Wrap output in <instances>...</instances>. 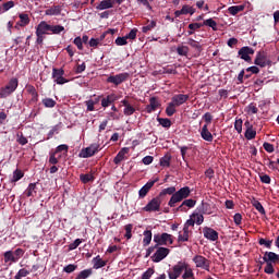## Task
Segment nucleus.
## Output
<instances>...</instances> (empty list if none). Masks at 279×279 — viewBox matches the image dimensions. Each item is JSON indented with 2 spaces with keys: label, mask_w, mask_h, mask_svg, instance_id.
Returning a JSON list of instances; mask_svg holds the SVG:
<instances>
[{
  "label": "nucleus",
  "mask_w": 279,
  "mask_h": 279,
  "mask_svg": "<svg viewBox=\"0 0 279 279\" xmlns=\"http://www.w3.org/2000/svg\"><path fill=\"white\" fill-rule=\"evenodd\" d=\"M51 29V25H49L47 22L41 21L37 26H36V44L37 45H43L44 40H45V36H47V34H49V32Z\"/></svg>",
  "instance_id": "nucleus-3"
},
{
  "label": "nucleus",
  "mask_w": 279,
  "mask_h": 279,
  "mask_svg": "<svg viewBox=\"0 0 279 279\" xmlns=\"http://www.w3.org/2000/svg\"><path fill=\"white\" fill-rule=\"evenodd\" d=\"M193 263L199 269H205V271H210V260L202 255H196L193 257Z\"/></svg>",
  "instance_id": "nucleus-8"
},
{
  "label": "nucleus",
  "mask_w": 279,
  "mask_h": 279,
  "mask_svg": "<svg viewBox=\"0 0 279 279\" xmlns=\"http://www.w3.org/2000/svg\"><path fill=\"white\" fill-rule=\"evenodd\" d=\"M234 130L238 132V134H241L243 132V120L242 119L235 120Z\"/></svg>",
  "instance_id": "nucleus-46"
},
{
  "label": "nucleus",
  "mask_w": 279,
  "mask_h": 279,
  "mask_svg": "<svg viewBox=\"0 0 279 279\" xmlns=\"http://www.w3.org/2000/svg\"><path fill=\"white\" fill-rule=\"evenodd\" d=\"M85 106H87V112H95V100H86Z\"/></svg>",
  "instance_id": "nucleus-56"
},
{
  "label": "nucleus",
  "mask_w": 279,
  "mask_h": 279,
  "mask_svg": "<svg viewBox=\"0 0 279 279\" xmlns=\"http://www.w3.org/2000/svg\"><path fill=\"white\" fill-rule=\"evenodd\" d=\"M52 78L56 84L62 85L66 84L69 80L64 78V70L63 69H52Z\"/></svg>",
  "instance_id": "nucleus-13"
},
{
  "label": "nucleus",
  "mask_w": 279,
  "mask_h": 279,
  "mask_svg": "<svg viewBox=\"0 0 279 279\" xmlns=\"http://www.w3.org/2000/svg\"><path fill=\"white\" fill-rule=\"evenodd\" d=\"M264 263H278L279 255L274 252H266L263 256Z\"/></svg>",
  "instance_id": "nucleus-21"
},
{
  "label": "nucleus",
  "mask_w": 279,
  "mask_h": 279,
  "mask_svg": "<svg viewBox=\"0 0 279 279\" xmlns=\"http://www.w3.org/2000/svg\"><path fill=\"white\" fill-rule=\"evenodd\" d=\"M92 263L94 269H101V267H106L108 262L101 259V256L97 255L93 258Z\"/></svg>",
  "instance_id": "nucleus-23"
},
{
  "label": "nucleus",
  "mask_w": 279,
  "mask_h": 279,
  "mask_svg": "<svg viewBox=\"0 0 279 279\" xmlns=\"http://www.w3.org/2000/svg\"><path fill=\"white\" fill-rule=\"evenodd\" d=\"M20 22L16 23L20 27H26V25H29V15L26 13H20L19 14Z\"/></svg>",
  "instance_id": "nucleus-25"
},
{
  "label": "nucleus",
  "mask_w": 279,
  "mask_h": 279,
  "mask_svg": "<svg viewBox=\"0 0 279 279\" xmlns=\"http://www.w3.org/2000/svg\"><path fill=\"white\" fill-rule=\"evenodd\" d=\"M238 53L241 60H244L245 62H252V57L250 56H254V49L245 46V47H242Z\"/></svg>",
  "instance_id": "nucleus-16"
},
{
  "label": "nucleus",
  "mask_w": 279,
  "mask_h": 279,
  "mask_svg": "<svg viewBox=\"0 0 279 279\" xmlns=\"http://www.w3.org/2000/svg\"><path fill=\"white\" fill-rule=\"evenodd\" d=\"M244 136L247 141H253V138H256V130L246 129Z\"/></svg>",
  "instance_id": "nucleus-39"
},
{
  "label": "nucleus",
  "mask_w": 279,
  "mask_h": 279,
  "mask_svg": "<svg viewBox=\"0 0 279 279\" xmlns=\"http://www.w3.org/2000/svg\"><path fill=\"white\" fill-rule=\"evenodd\" d=\"M178 241L179 243H185V241H189V229L183 227V232H179Z\"/></svg>",
  "instance_id": "nucleus-31"
},
{
  "label": "nucleus",
  "mask_w": 279,
  "mask_h": 279,
  "mask_svg": "<svg viewBox=\"0 0 279 279\" xmlns=\"http://www.w3.org/2000/svg\"><path fill=\"white\" fill-rule=\"evenodd\" d=\"M177 52L179 56H189V47L186 46H179L177 48Z\"/></svg>",
  "instance_id": "nucleus-54"
},
{
  "label": "nucleus",
  "mask_w": 279,
  "mask_h": 279,
  "mask_svg": "<svg viewBox=\"0 0 279 279\" xmlns=\"http://www.w3.org/2000/svg\"><path fill=\"white\" fill-rule=\"evenodd\" d=\"M27 197H34L36 195V183H31L26 189Z\"/></svg>",
  "instance_id": "nucleus-40"
},
{
  "label": "nucleus",
  "mask_w": 279,
  "mask_h": 279,
  "mask_svg": "<svg viewBox=\"0 0 279 279\" xmlns=\"http://www.w3.org/2000/svg\"><path fill=\"white\" fill-rule=\"evenodd\" d=\"M62 10L60 9V5L51 7L50 9H47L45 11L46 16H58Z\"/></svg>",
  "instance_id": "nucleus-27"
},
{
  "label": "nucleus",
  "mask_w": 279,
  "mask_h": 279,
  "mask_svg": "<svg viewBox=\"0 0 279 279\" xmlns=\"http://www.w3.org/2000/svg\"><path fill=\"white\" fill-rule=\"evenodd\" d=\"M24 252L22 248H17L14 252L12 251H7L4 253V263H19L23 256Z\"/></svg>",
  "instance_id": "nucleus-6"
},
{
  "label": "nucleus",
  "mask_w": 279,
  "mask_h": 279,
  "mask_svg": "<svg viewBox=\"0 0 279 279\" xmlns=\"http://www.w3.org/2000/svg\"><path fill=\"white\" fill-rule=\"evenodd\" d=\"M23 178V171L21 170H15L13 172V178H12V182H19V180H21Z\"/></svg>",
  "instance_id": "nucleus-58"
},
{
  "label": "nucleus",
  "mask_w": 279,
  "mask_h": 279,
  "mask_svg": "<svg viewBox=\"0 0 279 279\" xmlns=\"http://www.w3.org/2000/svg\"><path fill=\"white\" fill-rule=\"evenodd\" d=\"M16 88H19V78L13 77L9 81L4 88H1V90L5 97H10V95H12Z\"/></svg>",
  "instance_id": "nucleus-10"
},
{
  "label": "nucleus",
  "mask_w": 279,
  "mask_h": 279,
  "mask_svg": "<svg viewBox=\"0 0 279 279\" xmlns=\"http://www.w3.org/2000/svg\"><path fill=\"white\" fill-rule=\"evenodd\" d=\"M187 99L189 95L185 94H177L172 96L171 101L168 104L166 108L167 117H173L178 112L177 108H180V106L186 104Z\"/></svg>",
  "instance_id": "nucleus-1"
},
{
  "label": "nucleus",
  "mask_w": 279,
  "mask_h": 279,
  "mask_svg": "<svg viewBox=\"0 0 279 279\" xmlns=\"http://www.w3.org/2000/svg\"><path fill=\"white\" fill-rule=\"evenodd\" d=\"M143 245L144 247H147V245H149V243H151V230H145L143 232Z\"/></svg>",
  "instance_id": "nucleus-30"
},
{
  "label": "nucleus",
  "mask_w": 279,
  "mask_h": 279,
  "mask_svg": "<svg viewBox=\"0 0 279 279\" xmlns=\"http://www.w3.org/2000/svg\"><path fill=\"white\" fill-rule=\"evenodd\" d=\"M187 45H190V47H193V49H197L198 51H202V45H199L198 41L193 38L187 39Z\"/></svg>",
  "instance_id": "nucleus-44"
},
{
  "label": "nucleus",
  "mask_w": 279,
  "mask_h": 279,
  "mask_svg": "<svg viewBox=\"0 0 279 279\" xmlns=\"http://www.w3.org/2000/svg\"><path fill=\"white\" fill-rule=\"evenodd\" d=\"M80 180L83 184H88V182H93V180H95V177H93V174H81Z\"/></svg>",
  "instance_id": "nucleus-43"
},
{
  "label": "nucleus",
  "mask_w": 279,
  "mask_h": 279,
  "mask_svg": "<svg viewBox=\"0 0 279 279\" xmlns=\"http://www.w3.org/2000/svg\"><path fill=\"white\" fill-rule=\"evenodd\" d=\"M201 27H204V24H202V23L189 24V29H191L192 32H196V29H201Z\"/></svg>",
  "instance_id": "nucleus-63"
},
{
  "label": "nucleus",
  "mask_w": 279,
  "mask_h": 279,
  "mask_svg": "<svg viewBox=\"0 0 279 279\" xmlns=\"http://www.w3.org/2000/svg\"><path fill=\"white\" fill-rule=\"evenodd\" d=\"M259 245H265V247H267L268 250H271V240H265V239H259L258 241Z\"/></svg>",
  "instance_id": "nucleus-60"
},
{
  "label": "nucleus",
  "mask_w": 279,
  "mask_h": 279,
  "mask_svg": "<svg viewBox=\"0 0 279 279\" xmlns=\"http://www.w3.org/2000/svg\"><path fill=\"white\" fill-rule=\"evenodd\" d=\"M175 193V187L174 186H170L167 189H163L160 194L159 197H162V195H173Z\"/></svg>",
  "instance_id": "nucleus-48"
},
{
  "label": "nucleus",
  "mask_w": 279,
  "mask_h": 279,
  "mask_svg": "<svg viewBox=\"0 0 279 279\" xmlns=\"http://www.w3.org/2000/svg\"><path fill=\"white\" fill-rule=\"evenodd\" d=\"M43 104L46 108H54L56 107V100H53V98H45L43 100Z\"/></svg>",
  "instance_id": "nucleus-49"
},
{
  "label": "nucleus",
  "mask_w": 279,
  "mask_h": 279,
  "mask_svg": "<svg viewBox=\"0 0 279 279\" xmlns=\"http://www.w3.org/2000/svg\"><path fill=\"white\" fill-rule=\"evenodd\" d=\"M136 34H138V29L132 28L130 33L125 35L126 40H136Z\"/></svg>",
  "instance_id": "nucleus-50"
},
{
  "label": "nucleus",
  "mask_w": 279,
  "mask_h": 279,
  "mask_svg": "<svg viewBox=\"0 0 279 279\" xmlns=\"http://www.w3.org/2000/svg\"><path fill=\"white\" fill-rule=\"evenodd\" d=\"M125 239L128 240L132 239V225L125 226Z\"/></svg>",
  "instance_id": "nucleus-64"
},
{
  "label": "nucleus",
  "mask_w": 279,
  "mask_h": 279,
  "mask_svg": "<svg viewBox=\"0 0 279 279\" xmlns=\"http://www.w3.org/2000/svg\"><path fill=\"white\" fill-rule=\"evenodd\" d=\"M157 121L162 128H171V120L168 118H157Z\"/></svg>",
  "instance_id": "nucleus-41"
},
{
  "label": "nucleus",
  "mask_w": 279,
  "mask_h": 279,
  "mask_svg": "<svg viewBox=\"0 0 279 279\" xmlns=\"http://www.w3.org/2000/svg\"><path fill=\"white\" fill-rule=\"evenodd\" d=\"M201 137L203 141H206L207 143H213L214 137L213 133L208 130V124H204L203 128L201 129Z\"/></svg>",
  "instance_id": "nucleus-17"
},
{
  "label": "nucleus",
  "mask_w": 279,
  "mask_h": 279,
  "mask_svg": "<svg viewBox=\"0 0 279 279\" xmlns=\"http://www.w3.org/2000/svg\"><path fill=\"white\" fill-rule=\"evenodd\" d=\"M254 64L265 69V66H271V60L267 59V54L265 52H257Z\"/></svg>",
  "instance_id": "nucleus-12"
},
{
  "label": "nucleus",
  "mask_w": 279,
  "mask_h": 279,
  "mask_svg": "<svg viewBox=\"0 0 279 279\" xmlns=\"http://www.w3.org/2000/svg\"><path fill=\"white\" fill-rule=\"evenodd\" d=\"M50 32L52 34H62V32H64V26H62V25H50Z\"/></svg>",
  "instance_id": "nucleus-45"
},
{
  "label": "nucleus",
  "mask_w": 279,
  "mask_h": 279,
  "mask_svg": "<svg viewBox=\"0 0 279 279\" xmlns=\"http://www.w3.org/2000/svg\"><path fill=\"white\" fill-rule=\"evenodd\" d=\"M128 77H130V73L124 72V73L109 76L107 78V82L109 84H114L116 86H119L120 84H123V82H126Z\"/></svg>",
  "instance_id": "nucleus-11"
},
{
  "label": "nucleus",
  "mask_w": 279,
  "mask_h": 279,
  "mask_svg": "<svg viewBox=\"0 0 279 279\" xmlns=\"http://www.w3.org/2000/svg\"><path fill=\"white\" fill-rule=\"evenodd\" d=\"M116 45H117L118 47H123V46L128 45V37H125V36H123V37H118V38L116 39Z\"/></svg>",
  "instance_id": "nucleus-55"
},
{
  "label": "nucleus",
  "mask_w": 279,
  "mask_h": 279,
  "mask_svg": "<svg viewBox=\"0 0 279 279\" xmlns=\"http://www.w3.org/2000/svg\"><path fill=\"white\" fill-rule=\"evenodd\" d=\"M3 12H8V10H12L14 8V1H8L2 4Z\"/></svg>",
  "instance_id": "nucleus-61"
},
{
  "label": "nucleus",
  "mask_w": 279,
  "mask_h": 279,
  "mask_svg": "<svg viewBox=\"0 0 279 279\" xmlns=\"http://www.w3.org/2000/svg\"><path fill=\"white\" fill-rule=\"evenodd\" d=\"M160 107V102L156 99V97H151L149 99V105L146 106V112L148 114H151V112H155L156 109Z\"/></svg>",
  "instance_id": "nucleus-20"
},
{
  "label": "nucleus",
  "mask_w": 279,
  "mask_h": 279,
  "mask_svg": "<svg viewBox=\"0 0 279 279\" xmlns=\"http://www.w3.org/2000/svg\"><path fill=\"white\" fill-rule=\"evenodd\" d=\"M181 12L183 13V15L190 14L191 16H193V14L195 13V8L189 4H184L181 9Z\"/></svg>",
  "instance_id": "nucleus-36"
},
{
  "label": "nucleus",
  "mask_w": 279,
  "mask_h": 279,
  "mask_svg": "<svg viewBox=\"0 0 279 279\" xmlns=\"http://www.w3.org/2000/svg\"><path fill=\"white\" fill-rule=\"evenodd\" d=\"M75 269H77V265H75V264H69L63 267V271L65 274H73V271H75Z\"/></svg>",
  "instance_id": "nucleus-53"
},
{
  "label": "nucleus",
  "mask_w": 279,
  "mask_h": 279,
  "mask_svg": "<svg viewBox=\"0 0 279 279\" xmlns=\"http://www.w3.org/2000/svg\"><path fill=\"white\" fill-rule=\"evenodd\" d=\"M203 25H206L207 27H211L214 32H217V22L213 19H207L203 22Z\"/></svg>",
  "instance_id": "nucleus-42"
},
{
  "label": "nucleus",
  "mask_w": 279,
  "mask_h": 279,
  "mask_svg": "<svg viewBox=\"0 0 279 279\" xmlns=\"http://www.w3.org/2000/svg\"><path fill=\"white\" fill-rule=\"evenodd\" d=\"M243 10H245V5H233L228 8V12L231 16H236V14H239V12H243Z\"/></svg>",
  "instance_id": "nucleus-29"
},
{
  "label": "nucleus",
  "mask_w": 279,
  "mask_h": 279,
  "mask_svg": "<svg viewBox=\"0 0 279 279\" xmlns=\"http://www.w3.org/2000/svg\"><path fill=\"white\" fill-rule=\"evenodd\" d=\"M158 182L157 180L154 181H148L140 191H138V196L140 197H145L147 193L151 190V187Z\"/></svg>",
  "instance_id": "nucleus-19"
},
{
  "label": "nucleus",
  "mask_w": 279,
  "mask_h": 279,
  "mask_svg": "<svg viewBox=\"0 0 279 279\" xmlns=\"http://www.w3.org/2000/svg\"><path fill=\"white\" fill-rule=\"evenodd\" d=\"M169 248L167 247H158L155 254L153 255V263H160L165 260L166 256H169Z\"/></svg>",
  "instance_id": "nucleus-14"
},
{
  "label": "nucleus",
  "mask_w": 279,
  "mask_h": 279,
  "mask_svg": "<svg viewBox=\"0 0 279 279\" xmlns=\"http://www.w3.org/2000/svg\"><path fill=\"white\" fill-rule=\"evenodd\" d=\"M191 217L194 219V223L196 226H202L204 223V215L194 213L191 215Z\"/></svg>",
  "instance_id": "nucleus-35"
},
{
  "label": "nucleus",
  "mask_w": 279,
  "mask_h": 279,
  "mask_svg": "<svg viewBox=\"0 0 279 279\" xmlns=\"http://www.w3.org/2000/svg\"><path fill=\"white\" fill-rule=\"evenodd\" d=\"M156 27V21H150L146 26L142 27L143 34H147V32H151Z\"/></svg>",
  "instance_id": "nucleus-47"
},
{
  "label": "nucleus",
  "mask_w": 279,
  "mask_h": 279,
  "mask_svg": "<svg viewBox=\"0 0 279 279\" xmlns=\"http://www.w3.org/2000/svg\"><path fill=\"white\" fill-rule=\"evenodd\" d=\"M97 151H99V144L94 143L81 150L80 158H92V156H95Z\"/></svg>",
  "instance_id": "nucleus-9"
},
{
  "label": "nucleus",
  "mask_w": 279,
  "mask_h": 279,
  "mask_svg": "<svg viewBox=\"0 0 279 279\" xmlns=\"http://www.w3.org/2000/svg\"><path fill=\"white\" fill-rule=\"evenodd\" d=\"M29 274H32V271L22 268L17 271V274L15 275V279H23V278H27V276H29Z\"/></svg>",
  "instance_id": "nucleus-38"
},
{
  "label": "nucleus",
  "mask_w": 279,
  "mask_h": 279,
  "mask_svg": "<svg viewBox=\"0 0 279 279\" xmlns=\"http://www.w3.org/2000/svg\"><path fill=\"white\" fill-rule=\"evenodd\" d=\"M193 276H194L193 269L191 267H189V264L185 263V268L183 269L182 278L191 279V278H193Z\"/></svg>",
  "instance_id": "nucleus-33"
},
{
  "label": "nucleus",
  "mask_w": 279,
  "mask_h": 279,
  "mask_svg": "<svg viewBox=\"0 0 279 279\" xmlns=\"http://www.w3.org/2000/svg\"><path fill=\"white\" fill-rule=\"evenodd\" d=\"M122 105L124 106V114L125 117H132V114H134V112H136V109H134V107L131 106V104L124 99L122 100Z\"/></svg>",
  "instance_id": "nucleus-24"
},
{
  "label": "nucleus",
  "mask_w": 279,
  "mask_h": 279,
  "mask_svg": "<svg viewBox=\"0 0 279 279\" xmlns=\"http://www.w3.org/2000/svg\"><path fill=\"white\" fill-rule=\"evenodd\" d=\"M126 154H130V148L123 147L114 157V159H113L114 165H121V162H123V160H125Z\"/></svg>",
  "instance_id": "nucleus-18"
},
{
  "label": "nucleus",
  "mask_w": 279,
  "mask_h": 279,
  "mask_svg": "<svg viewBox=\"0 0 279 279\" xmlns=\"http://www.w3.org/2000/svg\"><path fill=\"white\" fill-rule=\"evenodd\" d=\"M195 204H197V202L193 198H189L185 199L178 208L177 210H184V206H186L187 208H194Z\"/></svg>",
  "instance_id": "nucleus-28"
},
{
  "label": "nucleus",
  "mask_w": 279,
  "mask_h": 279,
  "mask_svg": "<svg viewBox=\"0 0 279 279\" xmlns=\"http://www.w3.org/2000/svg\"><path fill=\"white\" fill-rule=\"evenodd\" d=\"M73 43L77 47V49H80V51H82V49H84L82 37H75Z\"/></svg>",
  "instance_id": "nucleus-62"
},
{
  "label": "nucleus",
  "mask_w": 279,
  "mask_h": 279,
  "mask_svg": "<svg viewBox=\"0 0 279 279\" xmlns=\"http://www.w3.org/2000/svg\"><path fill=\"white\" fill-rule=\"evenodd\" d=\"M251 204L252 206H254V208L257 209V211L260 214V215H265V207H263V204H260V202L256 201L255 198H253L251 201Z\"/></svg>",
  "instance_id": "nucleus-34"
},
{
  "label": "nucleus",
  "mask_w": 279,
  "mask_h": 279,
  "mask_svg": "<svg viewBox=\"0 0 279 279\" xmlns=\"http://www.w3.org/2000/svg\"><path fill=\"white\" fill-rule=\"evenodd\" d=\"M110 8H114V0H102L96 7V10H110Z\"/></svg>",
  "instance_id": "nucleus-22"
},
{
  "label": "nucleus",
  "mask_w": 279,
  "mask_h": 279,
  "mask_svg": "<svg viewBox=\"0 0 279 279\" xmlns=\"http://www.w3.org/2000/svg\"><path fill=\"white\" fill-rule=\"evenodd\" d=\"M186 267V262H178L169 271V279H179L182 274H184V269Z\"/></svg>",
  "instance_id": "nucleus-4"
},
{
  "label": "nucleus",
  "mask_w": 279,
  "mask_h": 279,
  "mask_svg": "<svg viewBox=\"0 0 279 279\" xmlns=\"http://www.w3.org/2000/svg\"><path fill=\"white\" fill-rule=\"evenodd\" d=\"M80 245H82V239H76L74 242L69 244V251L73 252V250H77V247H80Z\"/></svg>",
  "instance_id": "nucleus-52"
},
{
  "label": "nucleus",
  "mask_w": 279,
  "mask_h": 279,
  "mask_svg": "<svg viewBox=\"0 0 279 279\" xmlns=\"http://www.w3.org/2000/svg\"><path fill=\"white\" fill-rule=\"evenodd\" d=\"M162 204V198L157 196L153 198L147 205L143 208L145 213H160V205Z\"/></svg>",
  "instance_id": "nucleus-7"
},
{
  "label": "nucleus",
  "mask_w": 279,
  "mask_h": 279,
  "mask_svg": "<svg viewBox=\"0 0 279 279\" xmlns=\"http://www.w3.org/2000/svg\"><path fill=\"white\" fill-rule=\"evenodd\" d=\"M59 132H60V125L52 126L48 133L47 141H49V138H53L54 134H59Z\"/></svg>",
  "instance_id": "nucleus-51"
},
{
  "label": "nucleus",
  "mask_w": 279,
  "mask_h": 279,
  "mask_svg": "<svg viewBox=\"0 0 279 279\" xmlns=\"http://www.w3.org/2000/svg\"><path fill=\"white\" fill-rule=\"evenodd\" d=\"M203 235L207 239V241H219V232L215 231V229L210 227L203 228Z\"/></svg>",
  "instance_id": "nucleus-15"
},
{
  "label": "nucleus",
  "mask_w": 279,
  "mask_h": 279,
  "mask_svg": "<svg viewBox=\"0 0 279 279\" xmlns=\"http://www.w3.org/2000/svg\"><path fill=\"white\" fill-rule=\"evenodd\" d=\"M160 167H170L171 166V156L165 155L160 158L159 161Z\"/></svg>",
  "instance_id": "nucleus-37"
},
{
  "label": "nucleus",
  "mask_w": 279,
  "mask_h": 279,
  "mask_svg": "<svg viewBox=\"0 0 279 279\" xmlns=\"http://www.w3.org/2000/svg\"><path fill=\"white\" fill-rule=\"evenodd\" d=\"M26 90L29 95H32L33 101H38V92H36V87H34V85H28Z\"/></svg>",
  "instance_id": "nucleus-32"
},
{
  "label": "nucleus",
  "mask_w": 279,
  "mask_h": 279,
  "mask_svg": "<svg viewBox=\"0 0 279 279\" xmlns=\"http://www.w3.org/2000/svg\"><path fill=\"white\" fill-rule=\"evenodd\" d=\"M265 274H268L271 276V274H275L274 264L272 263H266V267L264 268Z\"/></svg>",
  "instance_id": "nucleus-57"
},
{
  "label": "nucleus",
  "mask_w": 279,
  "mask_h": 279,
  "mask_svg": "<svg viewBox=\"0 0 279 279\" xmlns=\"http://www.w3.org/2000/svg\"><path fill=\"white\" fill-rule=\"evenodd\" d=\"M154 243H156L155 247H158V245H173V235L169 233H157L154 235Z\"/></svg>",
  "instance_id": "nucleus-5"
},
{
  "label": "nucleus",
  "mask_w": 279,
  "mask_h": 279,
  "mask_svg": "<svg viewBox=\"0 0 279 279\" xmlns=\"http://www.w3.org/2000/svg\"><path fill=\"white\" fill-rule=\"evenodd\" d=\"M114 101H117V96L111 94L101 99V106L102 108H108V106H110V104H114Z\"/></svg>",
  "instance_id": "nucleus-26"
},
{
  "label": "nucleus",
  "mask_w": 279,
  "mask_h": 279,
  "mask_svg": "<svg viewBox=\"0 0 279 279\" xmlns=\"http://www.w3.org/2000/svg\"><path fill=\"white\" fill-rule=\"evenodd\" d=\"M153 274H155L154 268H148L145 272H143L142 279H150Z\"/></svg>",
  "instance_id": "nucleus-59"
},
{
  "label": "nucleus",
  "mask_w": 279,
  "mask_h": 279,
  "mask_svg": "<svg viewBox=\"0 0 279 279\" xmlns=\"http://www.w3.org/2000/svg\"><path fill=\"white\" fill-rule=\"evenodd\" d=\"M189 195H191V189H189V186L181 187L171 196L170 201L168 202V206H170V208H175V205L180 204L182 199H186Z\"/></svg>",
  "instance_id": "nucleus-2"
}]
</instances>
